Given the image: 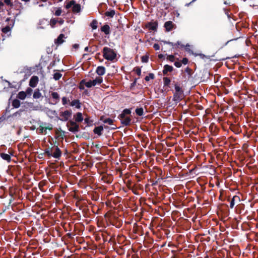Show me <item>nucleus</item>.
I'll return each instance as SVG.
<instances>
[{
	"mask_svg": "<svg viewBox=\"0 0 258 258\" xmlns=\"http://www.w3.org/2000/svg\"><path fill=\"white\" fill-rule=\"evenodd\" d=\"M51 95L52 99H54L55 101L54 104H56L59 101V95L58 94L57 92H51Z\"/></svg>",
	"mask_w": 258,
	"mask_h": 258,
	"instance_id": "18",
	"label": "nucleus"
},
{
	"mask_svg": "<svg viewBox=\"0 0 258 258\" xmlns=\"http://www.w3.org/2000/svg\"><path fill=\"white\" fill-rule=\"evenodd\" d=\"M103 81V79L101 77H97L95 79L92 80V83L93 86H96L97 84H100Z\"/></svg>",
	"mask_w": 258,
	"mask_h": 258,
	"instance_id": "24",
	"label": "nucleus"
},
{
	"mask_svg": "<svg viewBox=\"0 0 258 258\" xmlns=\"http://www.w3.org/2000/svg\"><path fill=\"white\" fill-rule=\"evenodd\" d=\"M74 118L75 121L77 123L81 122L84 120L83 114L81 112H77L76 114H74Z\"/></svg>",
	"mask_w": 258,
	"mask_h": 258,
	"instance_id": "13",
	"label": "nucleus"
},
{
	"mask_svg": "<svg viewBox=\"0 0 258 258\" xmlns=\"http://www.w3.org/2000/svg\"><path fill=\"white\" fill-rule=\"evenodd\" d=\"M153 48L156 50H159L160 49V46L157 43H155L153 45Z\"/></svg>",
	"mask_w": 258,
	"mask_h": 258,
	"instance_id": "53",
	"label": "nucleus"
},
{
	"mask_svg": "<svg viewBox=\"0 0 258 258\" xmlns=\"http://www.w3.org/2000/svg\"><path fill=\"white\" fill-rule=\"evenodd\" d=\"M0 156L3 159L7 161L8 162H10L11 161V157L10 155L8 154L4 153H1Z\"/></svg>",
	"mask_w": 258,
	"mask_h": 258,
	"instance_id": "23",
	"label": "nucleus"
},
{
	"mask_svg": "<svg viewBox=\"0 0 258 258\" xmlns=\"http://www.w3.org/2000/svg\"><path fill=\"white\" fill-rule=\"evenodd\" d=\"M182 64H181V62L179 61H175L174 62V66L175 67H176L177 68H180L181 67Z\"/></svg>",
	"mask_w": 258,
	"mask_h": 258,
	"instance_id": "51",
	"label": "nucleus"
},
{
	"mask_svg": "<svg viewBox=\"0 0 258 258\" xmlns=\"http://www.w3.org/2000/svg\"><path fill=\"white\" fill-rule=\"evenodd\" d=\"M158 173H156V175H157V174H159L160 176H161V175L162 174V170L160 169H158Z\"/></svg>",
	"mask_w": 258,
	"mask_h": 258,
	"instance_id": "60",
	"label": "nucleus"
},
{
	"mask_svg": "<svg viewBox=\"0 0 258 258\" xmlns=\"http://www.w3.org/2000/svg\"><path fill=\"white\" fill-rule=\"evenodd\" d=\"M53 148L52 157L55 158L59 159L61 156V151L58 146H55Z\"/></svg>",
	"mask_w": 258,
	"mask_h": 258,
	"instance_id": "8",
	"label": "nucleus"
},
{
	"mask_svg": "<svg viewBox=\"0 0 258 258\" xmlns=\"http://www.w3.org/2000/svg\"><path fill=\"white\" fill-rule=\"evenodd\" d=\"M97 24H98L97 21L96 20H93L90 23V26L91 27V28L95 30L97 28V27H98Z\"/></svg>",
	"mask_w": 258,
	"mask_h": 258,
	"instance_id": "31",
	"label": "nucleus"
},
{
	"mask_svg": "<svg viewBox=\"0 0 258 258\" xmlns=\"http://www.w3.org/2000/svg\"><path fill=\"white\" fill-rule=\"evenodd\" d=\"M149 58L148 55H143L141 57V61L143 62H147L149 60Z\"/></svg>",
	"mask_w": 258,
	"mask_h": 258,
	"instance_id": "43",
	"label": "nucleus"
},
{
	"mask_svg": "<svg viewBox=\"0 0 258 258\" xmlns=\"http://www.w3.org/2000/svg\"><path fill=\"white\" fill-rule=\"evenodd\" d=\"M232 198L235 202H239L240 201V197L238 196H234Z\"/></svg>",
	"mask_w": 258,
	"mask_h": 258,
	"instance_id": "50",
	"label": "nucleus"
},
{
	"mask_svg": "<svg viewBox=\"0 0 258 258\" xmlns=\"http://www.w3.org/2000/svg\"><path fill=\"white\" fill-rule=\"evenodd\" d=\"M84 121L87 124V126H91L93 124L94 120L91 119V117L87 116L85 118Z\"/></svg>",
	"mask_w": 258,
	"mask_h": 258,
	"instance_id": "25",
	"label": "nucleus"
},
{
	"mask_svg": "<svg viewBox=\"0 0 258 258\" xmlns=\"http://www.w3.org/2000/svg\"><path fill=\"white\" fill-rule=\"evenodd\" d=\"M111 223L112 225L115 226L116 228H120L122 225V221L118 218L114 217L111 221Z\"/></svg>",
	"mask_w": 258,
	"mask_h": 258,
	"instance_id": "6",
	"label": "nucleus"
},
{
	"mask_svg": "<svg viewBox=\"0 0 258 258\" xmlns=\"http://www.w3.org/2000/svg\"><path fill=\"white\" fill-rule=\"evenodd\" d=\"M33 96L35 99H39L42 97L41 93H40L39 89H35Z\"/></svg>",
	"mask_w": 258,
	"mask_h": 258,
	"instance_id": "26",
	"label": "nucleus"
},
{
	"mask_svg": "<svg viewBox=\"0 0 258 258\" xmlns=\"http://www.w3.org/2000/svg\"><path fill=\"white\" fill-rule=\"evenodd\" d=\"M167 59L171 62H173L175 59V57L173 55H169L167 56Z\"/></svg>",
	"mask_w": 258,
	"mask_h": 258,
	"instance_id": "46",
	"label": "nucleus"
},
{
	"mask_svg": "<svg viewBox=\"0 0 258 258\" xmlns=\"http://www.w3.org/2000/svg\"><path fill=\"white\" fill-rule=\"evenodd\" d=\"M4 6V3L0 1V10L3 9Z\"/></svg>",
	"mask_w": 258,
	"mask_h": 258,
	"instance_id": "58",
	"label": "nucleus"
},
{
	"mask_svg": "<svg viewBox=\"0 0 258 258\" xmlns=\"http://www.w3.org/2000/svg\"><path fill=\"white\" fill-rule=\"evenodd\" d=\"M11 30V28L9 26H7L2 29V32L4 33L7 34Z\"/></svg>",
	"mask_w": 258,
	"mask_h": 258,
	"instance_id": "40",
	"label": "nucleus"
},
{
	"mask_svg": "<svg viewBox=\"0 0 258 258\" xmlns=\"http://www.w3.org/2000/svg\"><path fill=\"white\" fill-rule=\"evenodd\" d=\"M185 72L188 75V78H190L191 76V75L192 74V71L191 69H190L189 67H187L185 70Z\"/></svg>",
	"mask_w": 258,
	"mask_h": 258,
	"instance_id": "39",
	"label": "nucleus"
},
{
	"mask_svg": "<svg viewBox=\"0 0 258 258\" xmlns=\"http://www.w3.org/2000/svg\"><path fill=\"white\" fill-rule=\"evenodd\" d=\"M134 71H135L139 76L141 75V69L140 67H135L134 69Z\"/></svg>",
	"mask_w": 258,
	"mask_h": 258,
	"instance_id": "41",
	"label": "nucleus"
},
{
	"mask_svg": "<svg viewBox=\"0 0 258 258\" xmlns=\"http://www.w3.org/2000/svg\"><path fill=\"white\" fill-rule=\"evenodd\" d=\"M100 120L102 121L104 123H107L109 125H111L113 123V120L110 118H104V116H101Z\"/></svg>",
	"mask_w": 258,
	"mask_h": 258,
	"instance_id": "21",
	"label": "nucleus"
},
{
	"mask_svg": "<svg viewBox=\"0 0 258 258\" xmlns=\"http://www.w3.org/2000/svg\"><path fill=\"white\" fill-rule=\"evenodd\" d=\"M67 126L68 130L73 133H76L79 131L80 126L75 121L69 120L67 124Z\"/></svg>",
	"mask_w": 258,
	"mask_h": 258,
	"instance_id": "3",
	"label": "nucleus"
},
{
	"mask_svg": "<svg viewBox=\"0 0 258 258\" xmlns=\"http://www.w3.org/2000/svg\"><path fill=\"white\" fill-rule=\"evenodd\" d=\"M161 42H163L164 44H169L171 45L173 48H177L179 47L183 48L184 47V45L182 44L180 41H177L175 43L165 40H162Z\"/></svg>",
	"mask_w": 258,
	"mask_h": 258,
	"instance_id": "5",
	"label": "nucleus"
},
{
	"mask_svg": "<svg viewBox=\"0 0 258 258\" xmlns=\"http://www.w3.org/2000/svg\"><path fill=\"white\" fill-rule=\"evenodd\" d=\"M162 179V178H158L156 181H154V182L152 183V185H156V184L158 183V181H159L160 179Z\"/></svg>",
	"mask_w": 258,
	"mask_h": 258,
	"instance_id": "55",
	"label": "nucleus"
},
{
	"mask_svg": "<svg viewBox=\"0 0 258 258\" xmlns=\"http://www.w3.org/2000/svg\"><path fill=\"white\" fill-rule=\"evenodd\" d=\"M89 48L88 46H87V47H86L85 48L84 50H85V51H89Z\"/></svg>",
	"mask_w": 258,
	"mask_h": 258,
	"instance_id": "63",
	"label": "nucleus"
},
{
	"mask_svg": "<svg viewBox=\"0 0 258 258\" xmlns=\"http://www.w3.org/2000/svg\"><path fill=\"white\" fill-rule=\"evenodd\" d=\"M235 201L233 200V198H232V199L231 200L230 202V208L232 209L234 207V206L235 205Z\"/></svg>",
	"mask_w": 258,
	"mask_h": 258,
	"instance_id": "49",
	"label": "nucleus"
},
{
	"mask_svg": "<svg viewBox=\"0 0 258 258\" xmlns=\"http://www.w3.org/2000/svg\"><path fill=\"white\" fill-rule=\"evenodd\" d=\"M70 104L72 106H75V107L77 109H80L81 108V103L80 102V100L78 99L73 100L70 102Z\"/></svg>",
	"mask_w": 258,
	"mask_h": 258,
	"instance_id": "17",
	"label": "nucleus"
},
{
	"mask_svg": "<svg viewBox=\"0 0 258 258\" xmlns=\"http://www.w3.org/2000/svg\"><path fill=\"white\" fill-rule=\"evenodd\" d=\"M63 38H64V35L63 34H60L57 38L55 40V43L57 45L62 44L64 42L63 39Z\"/></svg>",
	"mask_w": 258,
	"mask_h": 258,
	"instance_id": "22",
	"label": "nucleus"
},
{
	"mask_svg": "<svg viewBox=\"0 0 258 258\" xmlns=\"http://www.w3.org/2000/svg\"><path fill=\"white\" fill-rule=\"evenodd\" d=\"M158 58L160 59H164V55L162 54H159L158 56Z\"/></svg>",
	"mask_w": 258,
	"mask_h": 258,
	"instance_id": "57",
	"label": "nucleus"
},
{
	"mask_svg": "<svg viewBox=\"0 0 258 258\" xmlns=\"http://www.w3.org/2000/svg\"><path fill=\"white\" fill-rule=\"evenodd\" d=\"M119 119L120 120L121 123L123 126H128L131 124L132 119L130 116H125L124 118Z\"/></svg>",
	"mask_w": 258,
	"mask_h": 258,
	"instance_id": "9",
	"label": "nucleus"
},
{
	"mask_svg": "<svg viewBox=\"0 0 258 258\" xmlns=\"http://www.w3.org/2000/svg\"><path fill=\"white\" fill-rule=\"evenodd\" d=\"M195 1H196V0H192V1L191 2H190V3L186 4L185 6H186V7H188V6H189L190 5V4H191V3H192L193 2H194Z\"/></svg>",
	"mask_w": 258,
	"mask_h": 258,
	"instance_id": "59",
	"label": "nucleus"
},
{
	"mask_svg": "<svg viewBox=\"0 0 258 258\" xmlns=\"http://www.w3.org/2000/svg\"><path fill=\"white\" fill-rule=\"evenodd\" d=\"M45 130H52V124H50L49 125H48V126H45Z\"/></svg>",
	"mask_w": 258,
	"mask_h": 258,
	"instance_id": "56",
	"label": "nucleus"
},
{
	"mask_svg": "<svg viewBox=\"0 0 258 258\" xmlns=\"http://www.w3.org/2000/svg\"><path fill=\"white\" fill-rule=\"evenodd\" d=\"M188 59L186 57H184L182 59V61L181 62V63H183L184 64H186L188 62Z\"/></svg>",
	"mask_w": 258,
	"mask_h": 258,
	"instance_id": "54",
	"label": "nucleus"
},
{
	"mask_svg": "<svg viewBox=\"0 0 258 258\" xmlns=\"http://www.w3.org/2000/svg\"><path fill=\"white\" fill-rule=\"evenodd\" d=\"M12 105L14 108H19L20 106V102L18 99H14L12 102Z\"/></svg>",
	"mask_w": 258,
	"mask_h": 258,
	"instance_id": "29",
	"label": "nucleus"
},
{
	"mask_svg": "<svg viewBox=\"0 0 258 258\" xmlns=\"http://www.w3.org/2000/svg\"><path fill=\"white\" fill-rule=\"evenodd\" d=\"M85 85L87 88H91V87H93V84H92V80H89L87 82H86L85 81Z\"/></svg>",
	"mask_w": 258,
	"mask_h": 258,
	"instance_id": "44",
	"label": "nucleus"
},
{
	"mask_svg": "<svg viewBox=\"0 0 258 258\" xmlns=\"http://www.w3.org/2000/svg\"><path fill=\"white\" fill-rule=\"evenodd\" d=\"M104 58L108 60L113 61L116 57V53L111 48L104 47L102 50Z\"/></svg>",
	"mask_w": 258,
	"mask_h": 258,
	"instance_id": "2",
	"label": "nucleus"
},
{
	"mask_svg": "<svg viewBox=\"0 0 258 258\" xmlns=\"http://www.w3.org/2000/svg\"><path fill=\"white\" fill-rule=\"evenodd\" d=\"M106 16L112 18L115 15V11L113 10H110V11H106L105 13Z\"/></svg>",
	"mask_w": 258,
	"mask_h": 258,
	"instance_id": "33",
	"label": "nucleus"
},
{
	"mask_svg": "<svg viewBox=\"0 0 258 258\" xmlns=\"http://www.w3.org/2000/svg\"><path fill=\"white\" fill-rule=\"evenodd\" d=\"M85 83V79L82 80L80 82V84H79V89H80L84 90L85 89V88H84Z\"/></svg>",
	"mask_w": 258,
	"mask_h": 258,
	"instance_id": "42",
	"label": "nucleus"
},
{
	"mask_svg": "<svg viewBox=\"0 0 258 258\" xmlns=\"http://www.w3.org/2000/svg\"><path fill=\"white\" fill-rule=\"evenodd\" d=\"M135 112L138 116H142L144 113V109L142 107L137 108L136 109Z\"/></svg>",
	"mask_w": 258,
	"mask_h": 258,
	"instance_id": "32",
	"label": "nucleus"
},
{
	"mask_svg": "<svg viewBox=\"0 0 258 258\" xmlns=\"http://www.w3.org/2000/svg\"><path fill=\"white\" fill-rule=\"evenodd\" d=\"M146 27L148 28L149 30L157 31L158 27V22L157 21L150 22L146 24Z\"/></svg>",
	"mask_w": 258,
	"mask_h": 258,
	"instance_id": "7",
	"label": "nucleus"
},
{
	"mask_svg": "<svg viewBox=\"0 0 258 258\" xmlns=\"http://www.w3.org/2000/svg\"><path fill=\"white\" fill-rule=\"evenodd\" d=\"M57 22L58 21L56 19L52 18L50 21V25L51 26V27L53 28L56 25V24L57 23Z\"/></svg>",
	"mask_w": 258,
	"mask_h": 258,
	"instance_id": "36",
	"label": "nucleus"
},
{
	"mask_svg": "<svg viewBox=\"0 0 258 258\" xmlns=\"http://www.w3.org/2000/svg\"><path fill=\"white\" fill-rule=\"evenodd\" d=\"M173 70V68L172 66L168 65V64H165L163 67V74L164 75H167L168 72H171Z\"/></svg>",
	"mask_w": 258,
	"mask_h": 258,
	"instance_id": "12",
	"label": "nucleus"
},
{
	"mask_svg": "<svg viewBox=\"0 0 258 258\" xmlns=\"http://www.w3.org/2000/svg\"><path fill=\"white\" fill-rule=\"evenodd\" d=\"M174 83L175 91L173 92V100L176 102H179L183 98V91L178 82H174Z\"/></svg>",
	"mask_w": 258,
	"mask_h": 258,
	"instance_id": "1",
	"label": "nucleus"
},
{
	"mask_svg": "<svg viewBox=\"0 0 258 258\" xmlns=\"http://www.w3.org/2000/svg\"><path fill=\"white\" fill-rule=\"evenodd\" d=\"M101 31L103 32L106 35H108L110 34V27L107 24H105L104 26L101 27Z\"/></svg>",
	"mask_w": 258,
	"mask_h": 258,
	"instance_id": "19",
	"label": "nucleus"
},
{
	"mask_svg": "<svg viewBox=\"0 0 258 258\" xmlns=\"http://www.w3.org/2000/svg\"><path fill=\"white\" fill-rule=\"evenodd\" d=\"M175 24L173 23L172 21H168L165 23L164 27L165 28L166 31H171L173 28Z\"/></svg>",
	"mask_w": 258,
	"mask_h": 258,
	"instance_id": "11",
	"label": "nucleus"
},
{
	"mask_svg": "<svg viewBox=\"0 0 258 258\" xmlns=\"http://www.w3.org/2000/svg\"><path fill=\"white\" fill-rule=\"evenodd\" d=\"M131 114V109L126 108V109H124L123 110L121 113L118 115V118H124L125 116H126L127 115H130Z\"/></svg>",
	"mask_w": 258,
	"mask_h": 258,
	"instance_id": "15",
	"label": "nucleus"
},
{
	"mask_svg": "<svg viewBox=\"0 0 258 258\" xmlns=\"http://www.w3.org/2000/svg\"><path fill=\"white\" fill-rule=\"evenodd\" d=\"M62 12V10L60 8H58L57 10L55 12V15L56 16H59L61 15Z\"/></svg>",
	"mask_w": 258,
	"mask_h": 258,
	"instance_id": "47",
	"label": "nucleus"
},
{
	"mask_svg": "<svg viewBox=\"0 0 258 258\" xmlns=\"http://www.w3.org/2000/svg\"><path fill=\"white\" fill-rule=\"evenodd\" d=\"M4 3L8 6L12 7L13 6V3L11 2V0H4Z\"/></svg>",
	"mask_w": 258,
	"mask_h": 258,
	"instance_id": "48",
	"label": "nucleus"
},
{
	"mask_svg": "<svg viewBox=\"0 0 258 258\" xmlns=\"http://www.w3.org/2000/svg\"><path fill=\"white\" fill-rule=\"evenodd\" d=\"M103 131V126L102 125H100V126L95 127L93 130V132L95 134H97L99 136H100L102 134Z\"/></svg>",
	"mask_w": 258,
	"mask_h": 258,
	"instance_id": "14",
	"label": "nucleus"
},
{
	"mask_svg": "<svg viewBox=\"0 0 258 258\" xmlns=\"http://www.w3.org/2000/svg\"><path fill=\"white\" fill-rule=\"evenodd\" d=\"M96 73L99 76L103 75L105 73V68L103 66H99L97 68Z\"/></svg>",
	"mask_w": 258,
	"mask_h": 258,
	"instance_id": "16",
	"label": "nucleus"
},
{
	"mask_svg": "<svg viewBox=\"0 0 258 258\" xmlns=\"http://www.w3.org/2000/svg\"><path fill=\"white\" fill-rule=\"evenodd\" d=\"M136 82H137V79H135L134 82L132 84V86H134V85H135L136 83Z\"/></svg>",
	"mask_w": 258,
	"mask_h": 258,
	"instance_id": "64",
	"label": "nucleus"
},
{
	"mask_svg": "<svg viewBox=\"0 0 258 258\" xmlns=\"http://www.w3.org/2000/svg\"><path fill=\"white\" fill-rule=\"evenodd\" d=\"M17 97L20 99L23 100L26 97V93L24 91H20L18 93Z\"/></svg>",
	"mask_w": 258,
	"mask_h": 258,
	"instance_id": "28",
	"label": "nucleus"
},
{
	"mask_svg": "<svg viewBox=\"0 0 258 258\" xmlns=\"http://www.w3.org/2000/svg\"><path fill=\"white\" fill-rule=\"evenodd\" d=\"M155 78V76L153 73H149V76H146L145 78V80L146 81H149L150 79H154Z\"/></svg>",
	"mask_w": 258,
	"mask_h": 258,
	"instance_id": "35",
	"label": "nucleus"
},
{
	"mask_svg": "<svg viewBox=\"0 0 258 258\" xmlns=\"http://www.w3.org/2000/svg\"><path fill=\"white\" fill-rule=\"evenodd\" d=\"M68 102H70V100H68L66 97H63L62 98V103L63 105H66Z\"/></svg>",
	"mask_w": 258,
	"mask_h": 258,
	"instance_id": "45",
	"label": "nucleus"
},
{
	"mask_svg": "<svg viewBox=\"0 0 258 258\" xmlns=\"http://www.w3.org/2000/svg\"><path fill=\"white\" fill-rule=\"evenodd\" d=\"M170 82H171V80L169 78H168V77H164L163 78V83H164V86L169 87Z\"/></svg>",
	"mask_w": 258,
	"mask_h": 258,
	"instance_id": "30",
	"label": "nucleus"
},
{
	"mask_svg": "<svg viewBox=\"0 0 258 258\" xmlns=\"http://www.w3.org/2000/svg\"><path fill=\"white\" fill-rule=\"evenodd\" d=\"M38 131L39 133L41 134H46V132L45 127L40 126V127L38 128Z\"/></svg>",
	"mask_w": 258,
	"mask_h": 258,
	"instance_id": "38",
	"label": "nucleus"
},
{
	"mask_svg": "<svg viewBox=\"0 0 258 258\" xmlns=\"http://www.w3.org/2000/svg\"><path fill=\"white\" fill-rule=\"evenodd\" d=\"M58 23L60 24H62L64 22V20H62V19H61L59 21H58Z\"/></svg>",
	"mask_w": 258,
	"mask_h": 258,
	"instance_id": "62",
	"label": "nucleus"
},
{
	"mask_svg": "<svg viewBox=\"0 0 258 258\" xmlns=\"http://www.w3.org/2000/svg\"><path fill=\"white\" fill-rule=\"evenodd\" d=\"M62 77V74L60 73L57 72L53 74V79L56 80H59Z\"/></svg>",
	"mask_w": 258,
	"mask_h": 258,
	"instance_id": "34",
	"label": "nucleus"
},
{
	"mask_svg": "<svg viewBox=\"0 0 258 258\" xmlns=\"http://www.w3.org/2000/svg\"><path fill=\"white\" fill-rule=\"evenodd\" d=\"M38 81V77L36 76H33L31 77V78L30 80L29 86L31 87L34 88L36 86Z\"/></svg>",
	"mask_w": 258,
	"mask_h": 258,
	"instance_id": "10",
	"label": "nucleus"
},
{
	"mask_svg": "<svg viewBox=\"0 0 258 258\" xmlns=\"http://www.w3.org/2000/svg\"><path fill=\"white\" fill-rule=\"evenodd\" d=\"M79 47V45L78 44H75L73 45V47L75 48V49L78 48Z\"/></svg>",
	"mask_w": 258,
	"mask_h": 258,
	"instance_id": "61",
	"label": "nucleus"
},
{
	"mask_svg": "<svg viewBox=\"0 0 258 258\" xmlns=\"http://www.w3.org/2000/svg\"><path fill=\"white\" fill-rule=\"evenodd\" d=\"M53 148H47L44 150V154L47 155L48 157L52 156Z\"/></svg>",
	"mask_w": 258,
	"mask_h": 258,
	"instance_id": "27",
	"label": "nucleus"
},
{
	"mask_svg": "<svg viewBox=\"0 0 258 258\" xmlns=\"http://www.w3.org/2000/svg\"><path fill=\"white\" fill-rule=\"evenodd\" d=\"M33 90L31 88H28L27 89H26V95L27 94H29V95H31L32 92Z\"/></svg>",
	"mask_w": 258,
	"mask_h": 258,
	"instance_id": "52",
	"label": "nucleus"
},
{
	"mask_svg": "<svg viewBox=\"0 0 258 258\" xmlns=\"http://www.w3.org/2000/svg\"><path fill=\"white\" fill-rule=\"evenodd\" d=\"M72 112L71 110H67L63 112H61L60 113V116L62 117V118H60V120L62 121H67L72 115Z\"/></svg>",
	"mask_w": 258,
	"mask_h": 258,
	"instance_id": "4",
	"label": "nucleus"
},
{
	"mask_svg": "<svg viewBox=\"0 0 258 258\" xmlns=\"http://www.w3.org/2000/svg\"><path fill=\"white\" fill-rule=\"evenodd\" d=\"M74 4H75V1H74V0H72L70 2H69V3H68L67 4V5H66V8L67 9H70L72 6H73V5Z\"/></svg>",
	"mask_w": 258,
	"mask_h": 258,
	"instance_id": "37",
	"label": "nucleus"
},
{
	"mask_svg": "<svg viewBox=\"0 0 258 258\" xmlns=\"http://www.w3.org/2000/svg\"><path fill=\"white\" fill-rule=\"evenodd\" d=\"M81 10V5L79 4H76L73 5L72 8V11L74 13H77L80 12Z\"/></svg>",
	"mask_w": 258,
	"mask_h": 258,
	"instance_id": "20",
	"label": "nucleus"
}]
</instances>
